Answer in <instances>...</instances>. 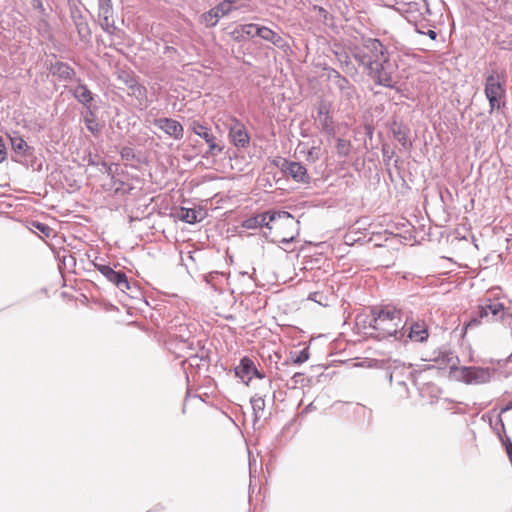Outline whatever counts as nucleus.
<instances>
[{"label": "nucleus", "instance_id": "nucleus-4", "mask_svg": "<svg viewBox=\"0 0 512 512\" xmlns=\"http://www.w3.org/2000/svg\"><path fill=\"white\" fill-rule=\"evenodd\" d=\"M398 63L388 53L365 72L378 86L395 89L398 83Z\"/></svg>", "mask_w": 512, "mask_h": 512}, {"label": "nucleus", "instance_id": "nucleus-24", "mask_svg": "<svg viewBox=\"0 0 512 512\" xmlns=\"http://www.w3.org/2000/svg\"><path fill=\"white\" fill-rule=\"evenodd\" d=\"M335 57L339 62L341 68L346 74L353 75L357 73V68L351 61V53L345 50L334 51Z\"/></svg>", "mask_w": 512, "mask_h": 512}, {"label": "nucleus", "instance_id": "nucleus-21", "mask_svg": "<svg viewBox=\"0 0 512 512\" xmlns=\"http://www.w3.org/2000/svg\"><path fill=\"white\" fill-rule=\"evenodd\" d=\"M457 357L454 356L453 352L448 349H439L432 352V354L425 358V361H433L438 364L439 368L450 366L453 368L456 364L454 360Z\"/></svg>", "mask_w": 512, "mask_h": 512}, {"label": "nucleus", "instance_id": "nucleus-33", "mask_svg": "<svg viewBox=\"0 0 512 512\" xmlns=\"http://www.w3.org/2000/svg\"><path fill=\"white\" fill-rule=\"evenodd\" d=\"M490 427L492 428L493 432L497 435V438L499 439L500 442L501 438L504 439L505 437H508L506 435L505 425L501 415H498L497 419L494 422L490 420Z\"/></svg>", "mask_w": 512, "mask_h": 512}, {"label": "nucleus", "instance_id": "nucleus-50", "mask_svg": "<svg viewBox=\"0 0 512 512\" xmlns=\"http://www.w3.org/2000/svg\"><path fill=\"white\" fill-rule=\"evenodd\" d=\"M6 157H7L6 148L3 143L2 137L0 136V163L4 162L6 160Z\"/></svg>", "mask_w": 512, "mask_h": 512}, {"label": "nucleus", "instance_id": "nucleus-32", "mask_svg": "<svg viewBox=\"0 0 512 512\" xmlns=\"http://www.w3.org/2000/svg\"><path fill=\"white\" fill-rule=\"evenodd\" d=\"M264 397H265L264 395L255 394L250 400L255 418L261 417V413L264 412V409H265Z\"/></svg>", "mask_w": 512, "mask_h": 512}, {"label": "nucleus", "instance_id": "nucleus-25", "mask_svg": "<svg viewBox=\"0 0 512 512\" xmlns=\"http://www.w3.org/2000/svg\"><path fill=\"white\" fill-rule=\"evenodd\" d=\"M73 21L80 39L88 41L91 36V31L87 21L80 13L77 15L73 14Z\"/></svg>", "mask_w": 512, "mask_h": 512}, {"label": "nucleus", "instance_id": "nucleus-45", "mask_svg": "<svg viewBox=\"0 0 512 512\" xmlns=\"http://www.w3.org/2000/svg\"><path fill=\"white\" fill-rule=\"evenodd\" d=\"M120 155L122 159L131 161L135 159V152L134 149L128 146H125L121 149Z\"/></svg>", "mask_w": 512, "mask_h": 512}, {"label": "nucleus", "instance_id": "nucleus-28", "mask_svg": "<svg viewBox=\"0 0 512 512\" xmlns=\"http://www.w3.org/2000/svg\"><path fill=\"white\" fill-rule=\"evenodd\" d=\"M12 149L15 153L20 154L22 156H26L29 154V151L32 148L27 144V142L21 136H13L10 137Z\"/></svg>", "mask_w": 512, "mask_h": 512}, {"label": "nucleus", "instance_id": "nucleus-31", "mask_svg": "<svg viewBox=\"0 0 512 512\" xmlns=\"http://www.w3.org/2000/svg\"><path fill=\"white\" fill-rule=\"evenodd\" d=\"M84 123L88 131H90L93 134H98L100 132V126L97 122L95 113L88 109L87 115L84 118Z\"/></svg>", "mask_w": 512, "mask_h": 512}, {"label": "nucleus", "instance_id": "nucleus-30", "mask_svg": "<svg viewBox=\"0 0 512 512\" xmlns=\"http://www.w3.org/2000/svg\"><path fill=\"white\" fill-rule=\"evenodd\" d=\"M310 357L309 348L306 347L300 351H291L289 354V358L285 361L284 364H287L288 361H291L293 364L301 365L306 362Z\"/></svg>", "mask_w": 512, "mask_h": 512}, {"label": "nucleus", "instance_id": "nucleus-39", "mask_svg": "<svg viewBox=\"0 0 512 512\" xmlns=\"http://www.w3.org/2000/svg\"><path fill=\"white\" fill-rule=\"evenodd\" d=\"M205 361V359L203 357H200L198 355H191L189 358H187L186 360H184L182 362V365H183V368L186 369V365L190 366V367H197L199 368L201 365H202V362Z\"/></svg>", "mask_w": 512, "mask_h": 512}, {"label": "nucleus", "instance_id": "nucleus-26", "mask_svg": "<svg viewBox=\"0 0 512 512\" xmlns=\"http://www.w3.org/2000/svg\"><path fill=\"white\" fill-rule=\"evenodd\" d=\"M334 85L340 91L344 99L350 100L354 97L356 92L355 86L351 84L345 76L338 79Z\"/></svg>", "mask_w": 512, "mask_h": 512}, {"label": "nucleus", "instance_id": "nucleus-14", "mask_svg": "<svg viewBox=\"0 0 512 512\" xmlns=\"http://www.w3.org/2000/svg\"><path fill=\"white\" fill-rule=\"evenodd\" d=\"M235 375L243 382L248 383L253 376L263 379L264 375L258 371L254 362L249 357H243L238 366L235 367Z\"/></svg>", "mask_w": 512, "mask_h": 512}, {"label": "nucleus", "instance_id": "nucleus-19", "mask_svg": "<svg viewBox=\"0 0 512 512\" xmlns=\"http://www.w3.org/2000/svg\"><path fill=\"white\" fill-rule=\"evenodd\" d=\"M257 33L258 37L272 43L274 46L283 50L284 52H286L289 49L288 42L282 36H280L275 31L271 30L270 28L260 25V28L258 29Z\"/></svg>", "mask_w": 512, "mask_h": 512}, {"label": "nucleus", "instance_id": "nucleus-15", "mask_svg": "<svg viewBox=\"0 0 512 512\" xmlns=\"http://www.w3.org/2000/svg\"><path fill=\"white\" fill-rule=\"evenodd\" d=\"M229 136L238 148H245L249 145L250 137L244 124L236 119H233V123L229 127Z\"/></svg>", "mask_w": 512, "mask_h": 512}, {"label": "nucleus", "instance_id": "nucleus-5", "mask_svg": "<svg viewBox=\"0 0 512 512\" xmlns=\"http://www.w3.org/2000/svg\"><path fill=\"white\" fill-rule=\"evenodd\" d=\"M504 309V304L498 300H492L490 298L483 299L479 304L475 315L465 323L464 329L467 330L469 328L477 327L482 320H485L486 322L497 321Z\"/></svg>", "mask_w": 512, "mask_h": 512}, {"label": "nucleus", "instance_id": "nucleus-57", "mask_svg": "<svg viewBox=\"0 0 512 512\" xmlns=\"http://www.w3.org/2000/svg\"><path fill=\"white\" fill-rule=\"evenodd\" d=\"M255 465V460L252 462L251 460L249 461V469H250V474L252 473L253 471V466Z\"/></svg>", "mask_w": 512, "mask_h": 512}, {"label": "nucleus", "instance_id": "nucleus-42", "mask_svg": "<svg viewBox=\"0 0 512 512\" xmlns=\"http://www.w3.org/2000/svg\"><path fill=\"white\" fill-rule=\"evenodd\" d=\"M123 293H126L128 296L132 298H139L141 296V291L138 288L137 284L129 281V288L125 290H120Z\"/></svg>", "mask_w": 512, "mask_h": 512}, {"label": "nucleus", "instance_id": "nucleus-16", "mask_svg": "<svg viewBox=\"0 0 512 512\" xmlns=\"http://www.w3.org/2000/svg\"><path fill=\"white\" fill-rule=\"evenodd\" d=\"M389 129L403 149H410L412 147V142L409 139L410 128L406 124L402 121H398L397 119H393Z\"/></svg>", "mask_w": 512, "mask_h": 512}, {"label": "nucleus", "instance_id": "nucleus-51", "mask_svg": "<svg viewBox=\"0 0 512 512\" xmlns=\"http://www.w3.org/2000/svg\"><path fill=\"white\" fill-rule=\"evenodd\" d=\"M382 6L395 10L397 0H378Z\"/></svg>", "mask_w": 512, "mask_h": 512}, {"label": "nucleus", "instance_id": "nucleus-7", "mask_svg": "<svg viewBox=\"0 0 512 512\" xmlns=\"http://www.w3.org/2000/svg\"><path fill=\"white\" fill-rule=\"evenodd\" d=\"M235 0H223L200 16V22L207 28L215 27L218 21L238 9Z\"/></svg>", "mask_w": 512, "mask_h": 512}, {"label": "nucleus", "instance_id": "nucleus-44", "mask_svg": "<svg viewBox=\"0 0 512 512\" xmlns=\"http://www.w3.org/2000/svg\"><path fill=\"white\" fill-rule=\"evenodd\" d=\"M325 70L327 71V78L333 84H335L338 81V79H340L343 76L339 71L332 67L325 68Z\"/></svg>", "mask_w": 512, "mask_h": 512}, {"label": "nucleus", "instance_id": "nucleus-27", "mask_svg": "<svg viewBox=\"0 0 512 512\" xmlns=\"http://www.w3.org/2000/svg\"><path fill=\"white\" fill-rule=\"evenodd\" d=\"M199 214L200 212L196 209L181 207L177 213V217L183 222L194 224L201 220V218H199Z\"/></svg>", "mask_w": 512, "mask_h": 512}, {"label": "nucleus", "instance_id": "nucleus-60", "mask_svg": "<svg viewBox=\"0 0 512 512\" xmlns=\"http://www.w3.org/2000/svg\"><path fill=\"white\" fill-rule=\"evenodd\" d=\"M301 375H302V374H300V373H295V374H294V376H293V378H294V379H296L297 377H300Z\"/></svg>", "mask_w": 512, "mask_h": 512}, {"label": "nucleus", "instance_id": "nucleus-58", "mask_svg": "<svg viewBox=\"0 0 512 512\" xmlns=\"http://www.w3.org/2000/svg\"><path fill=\"white\" fill-rule=\"evenodd\" d=\"M317 294H318V293H311V294L309 295V299H311V300H313V301H317V300H316V296H317Z\"/></svg>", "mask_w": 512, "mask_h": 512}, {"label": "nucleus", "instance_id": "nucleus-56", "mask_svg": "<svg viewBox=\"0 0 512 512\" xmlns=\"http://www.w3.org/2000/svg\"><path fill=\"white\" fill-rule=\"evenodd\" d=\"M327 14H328L327 10H325V9H324V8H322V7H320V8H319V15H320V16H323L324 18H326V17H327Z\"/></svg>", "mask_w": 512, "mask_h": 512}, {"label": "nucleus", "instance_id": "nucleus-62", "mask_svg": "<svg viewBox=\"0 0 512 512\" xmlns=\"http://www.w3.org/2000/svg\"><path fill=\"white\" fill-rule=\"evenodd\" d=\"M431 367V365H426L424 369H430Z\"/></svg>", "mask_w": 512, "mask_h": 512}, {"label": "nucleus", "instance_id": "nucleus-61", "mask_svg": "<svg viewBox=\"0 0 512 512\" xmlns=\"http://www.w3.org/2000/svg\"><path fill=\"white\" fill-rule=\"evenodd\" d=\"M399 162H400V160H399V159H396V160H395V164H394V165H395V167H398Z\"/></svg>", "mask_w": 512, "mask_h": 512}, {"label": "nucleus", "instance_id": "nucleus-59", "mask_svg": "<svg viewBox=\"0 0 512 512\" xmlns=\"http://www.w3.org/2000/svg\"><path fill=\"white\" fill-rule=\"evenodd\" d=\"M367 135H368L369 137H371V136H372V129H371V128H368Z\"/></svg>", "mask_w": 512, "mask_h": 512}, {"label": "nucleus", "instance_id": "nucleus-10", "mask_svg": "<svg viewBox=\"0 0 512 512\" xmlns=\"http://www.w3.org/2000/svg\"><path fill=\"white\" fill-rule=\"evenodd\" d=\"M153 125L175 140H181L184 135L182 124L172 118L162 117L153 120Z\"/></svg>", "mask_w": 512, "mask_h": 512}, {"label": "nucleus", "instance_id": "nucleus-34", "mask_svg": "<svg viewBox=\"0 0 512 512\" xmlns=\"http://www.w3.org/2000/svg\"><path fill=\"white\" fill-rule=\"evenodd\" d=\"M351 142L349 140L338 138L336 143L337 154L340 157H347L351 152Z\"/></svg>", "mask_w": 512, "mask_h": 512}, {"label": "nucleus", "instance_id": "nucleus-36", "mask_svg": "<svg viewBox=\"0 0 512 512\" xmlns=\"http://www.w3.org/2000/svg\"><path fill=\"white\" fill-rule=\"evenodd\" d=\"M319 123L322 131L326 133L328 136H333L335 134V128L331 116H325L319 119Z\"/></svg>", "mask_w": 512, "mask_h": 512}, {"label": "nucleus", "instance_id": "nucleus-40", "mask_svg": "<svg viewBox=\"0 0 512 512\" xmlns=\"http://www.w3.org/2000/svg\"><path fill=\"white\" fill-rule=\"evenodd\" d=\"M425 24H415V30L417 33L422 35H427L431 40H436L437 38V32L433 29H427L425 30Z\"/></svg>", "mask_w": 512, "mask_h": 512}, {"label": "nucleus", "instance_id": "nucleus-2", "mask_svg": "<svg viewBox=\"0 0 512 512\" xmlns=\"http://www.w3.org/2000/svg\"><path fill=\"white\" fill-rule=\"evenodd\" d=\"M350 53L358 65L366 71L390 52L379 39L369 37L362 38L359 44L350 46Z\"/></svg>", "mask_w": 512, "mask_h": 512}, {"label": "nucleus", "instance_id": "nucleus-1", "mask_svg": "<svg viewBox=\"0 0 512 512\" xmlns=\"http://www.w3.org/2000/svg\"><path fill=\"white\" fill-rule=\"evenodd\" d=\"M356 323L365 330V334L377 340L394 337L406 343L405 331L407 323L401 325L400 311L395 308L372 309L370 315L358 316Z\"/></svg>", "mask_w": 512, "mask_h": 512}, {"label": "nucleus", "instance_id": "nucleus-35", "mask_svg": "<svg viewBox=\"0 0 512 512\" xmlns=\"http://www.w3.org/2000/svg\"><path fill=\"white\" fill-rule=\"evenodd\" d=\"M98 18L113 17L112 1L98 2Z\"/></svg>", "mask_w": 512, "mask_h": 512}, {"label": "nucleus", "instance_id": "nucleus-55", "mask_svg": "<svg viewBox=\"0 0 512 512\" xmlns=\"http://www.w3.org/2000/svg\"><path fill=\"white\" fill-rule=\"evenodd\" d=\"M294 239H295V236L284 237V238H282V239H281L280 243H282V244H285V245H286V244H289V243H291L292 241H294Z\"/></svg>", "mask_w": 512, "mask_h": 512}, {"label": "nucleus", "instance_id": "nucleus-12", "mask_svg": "<svg viewBox=\"0 0 512 512\" xmlns=\"http://www.w3.org/2000/svg\"><path fill=\"white\" fill-rule=\"evenodd\" d=\"M118 78L129 89V95L135 97L139 101H142V100L146 99V97H147V89H146V87L144 85L140 84L137 81V79H136L134 74H132L130 72L122 71L118 75Z\"/></svg>", "mask_w": 512, "mask_h": 512}, {"label": "nucleus", "instance_id": "nucleus-38", "mask_svg": "<svg viewBox=\"0 0 512 512\" xmlns=\"http://www.w3.org/2000/svg\"><path fill=\"white\" fill-rule=\"evenodd\" d=\"M383 161L386 166L390 164L391 159L395 155V151L387 143H383L381 147Z\"/></svg>", "mask_w": 512, "mask_h": 512}, {"label": "nucleus", "instance_id": "nucleus-47", "mask_svg": "<svg viewBox=\"0 0 512 512\" xmlns=\"http://www.w3.org/2000/svg\"><path fill=\"white\" fill-rule=\"evenodd\" d=\"M33 226L36 229H38L41 233H43L45 236H50L51 228L48 225L41 222H34Z\"/></svg>", "mask_w": 512, "mask_h": 512}, {"label": "nucleus", "instance_id": "nucleus-8", "mask_svg": "<svg viewBox=\"0 0 512 512\" xmlns=\"http://www.w3.org/2000/svg\"><path fill=\"white\" fill-rule=\"evenodd\" d=\"M190 129L195 135L202 138L208 145V151L206 152L205 157L216 156L223 151L224 146L218 143L216 136L211 131V128H209L206 124L194 120L190 124Z\"/></svg>", "mask_w": 512, "mask_h": 512}, {"label": "nucleus", "instance_id": "nucleus-49", "mask_svg": "<svg viewBox=\"0 0 512 512\" xmlns=\"http://www.w3.org/2000/svg\"><path fill=\"white\" fill-rule=\"evenodd\" d=\"M325 116H330L329 115V108L326 104L322 103L319 107H318V118L321 119Z\"/></svg>", "mask_w": 512, "mask_h": 512}, {"label": "nucleus", "instance_id": "nucleus-29", "mask_svg": "<svg viewBox=\"0 0 512 512\" xmlns=\"http://www.w3.org/2000/svg\"><path fill=\"white\" fill-rule=\"evenodd\" d=\"M270 222L285 220L291 225H298L299 221H295L294 217L287 211L268 210Z\"/></svg>", "mask_w": 512, "mask_h": 512}, {"label": "nucleus", "instance_id": "nucleus-37", "mask_svg": "<svg viewBox=\"0 0 512 512\" xmlns=\"http://www.w3.org/2000/svg\"><path fill=\"white\" fill-rule=\"evenodd\" d=\"M99 24L101 28L108 34H113L116 29L113 17L99 18Z\"/></svg>", "mask_w": 512, "mask_h": 512}, {"label": "nucleus", "instance_id": "nucleus-48", "mask_svg": "<svg viewBox=\"0 0 512 512\" xmlns=\"http://www.w3.org/2000/svg\"><path fill=\"white\" fill-rule=\"evenodd\" d=\"M33 8L39 11L42 15H46V9L43 5L42 0H30Z\"/></svg>", "mask_w": 512, "mask_h": 512}, {"label": "nucleus", "instance_id": "nucleus-9", "mask_svg": "<svg viewBox=\"0 0 512 512\" xmlns=\"http://www.w3.org/2000/svg\"><path fill=\"white\" fill-rule=\"evenodd\" d=\"M93 266L99 271L110 283L114 284L119 290L129 288V280L123 271H116L108 264L93 262Z\"/></svg>", "mask_w": 512, "mask_h": 512}, {"label": "nucleus", "instance_id": "nucleus-17", "mask_svg": "<svg viewBox=\"0 0 512 512\" xmlns=\"http://www.w3.org/2000/svg\"><path fill=\"white\" fill-rule=\"evenodd\" d=\"M285 171L283 172L285 175L290 176L295 182L302 184H309L311 181V177L308 174L306 167L300 163L295 161H289L288 165L285 166Z\"/></svg>", "mask_w": 512, "mask_h": 512}, {"label": "nucleus", "instance_id": "nucleus-41", "mask_svg": "<svg viewBox=\"0 0 512 512\" xmlns=\"http://www.w3.org/2000/svg\"><path fill=\"white\" fill-rule=\"evenodd\" d=\"M497 321L501 322L505 327L509 328L512 333V313L504 309Z\"/></svg>", "mask_w": 512, "mask_h": 512}, {"label": "nucleus", "instance_id": "nucleus-3", "mask_svg": "<svg viewBox=\"0 0 512 512\" xmlns=\"http://www.w3.org/2000/svg\"><path fill=\"white\" fill-rule=\"evenodd\" d=\"M484 94L489 103V113L500 110L506 105V74L498 69L486 72L484 80Z\"/></svg>", "mask_w": 512, "mask_h": 512}, {"label": "nucleus", "instance_id": "nucleus-13", "mask_svg": "<svg viewBox=\"0 0 512 512\" xmlns=\"http://www.w3.org/2000/svg\"><path fill=\"white\" fill-rule=\"evenodd\" d=\"M402 14L409 22H416V20L423 16L425 12L429 13V7L426 0H412L397 11Z\"/></svg>", "mask_w": 512, "mask_h": 512}, {"label": "nucleus", "instance_id": "nucleus-6", "mask_svg": "<svg viewBox=\"0 0 512 512\" xmlns=\"http://www.w3.org/2000/svg\"><path fill=\"white\" fill-rule=\"evenodd\" d=\"M495 369L481 366H461L456 368V377L467 385H483L491 381Z\"/></svg>", "mask_w": 512, "mask_h": 512}, {"label": "nucleus", "instance_id": "nucleus-53", "mask_svg": "<svg viewBox=\"0 0 512 512\" xmlns=\"http://www.w3.org/2000/svg\"><path fill=\"white\" fill-rule=\"evenodd\" d=\"M95 158H96L95 156H92L91 154H89L88 159H87L88 165H90V166H98L100 163L98 161H96Z\"/></svg>", "mask_w": 512, "mask_h": 512}, {"label": "nucleus", "instance_id": "nucleus-11", "mask_svg": "<svg viewBox=\"0 0 512 512\" xmlns=\"http://www.w3.org/2000/svg\"><path fill=\"white\" fill-rule=\"evenodd\" d=\"M406 327L404 328L406 342L408 340L412 342L423 343L427 341L429 337L428 327L424 321H406Z\"/></svg>", "mask_w": 512, "mask_h": 512}, {"label": "nucleus", "instance_id": "nucleus-18", "mask_svg": "<svg viewBox=\"0 0 512 512\" xmlns=\"http://www.w3.org/2000/svg\"><path fill=\"white\" fill-rule=\"evenodd\" d=\"M49 72L59 81H72L76 77V71L68 63L56 61L49 66Z\"/></svg>", "mask_w": 512, "mask_h": 512}, {"label": "nucleus", "instance_id": "nucleus-52", "mask_svg": "<svg viewBox=\"0 0 512 512\" xmlns=\"http://www.w3.org/2000/svg\"><path fill=\"white\" fill-rule=\"evenodd\" d=\"M164 54H166V55H168V56L172 57V56H174V55L178 54V51H177V49H176V48H174V47H172V46H165V48H164Z\"/></svg>", "mask_w": 512, "mask_h": 512}, {"label": "nucleus", "instance_id": "nucleus-54", "mask_svg": "<svg viewBox=\"0 0 512 512\" xmlns=\"http://www.w3.org/2000/svg\"><path fill=\"white\" fill-rule=\"evenodd\" d=\"M510 410H512V400H511V401H509V402L506 404V406H504L503 408H501L499 415H502L503 413H505V412H507V411H510Z\"/></svg>", "mask_w": 512, "mask_h": 512}, {"label": "nucleus", "instance_id": "nucleus-22", "mask_svg": "<svg viewBox=\"0 0 512 512\" xmlns=\"http://www.w3.org/2000/svg\"><path fill=\"white\" fill-rule=\"evenodd\" d=\"M73 97L82 105L90 109L94 101V94L88 89L87 85L78 80V85L69 89Z\"/></svg>", "mask_w": 512, "mask_h": 512}, {"label": "nucleus", "instance_id": "nucleus-46", "mask_svg": "<svg viewBox=\"0 0 512 512\" xmlns=\"http://www.w3.org/2000/svg\"><path fill=\"white\" fill-rule=\"evenodd\" d=\"M290 160L286 159V158H283V157H275L273 160H272V164L274 166H276L277 168H279L282 172L285 171V166L288 165Z\"/></svg>", "mask_w": 512, "mask_h": 512}, {"label": "nucleus", "instance_id": "nucleus-20", "mask_svg": "<svg viewBox=\"0 0 512 512\" xmlns=\"http://www.w3.org/2000/svg\"><path fill=\"white\" fill-rule=\"evenodd\" d=\"M259 28L260 25L254 23L240 24L229 35L235 42H242L247 38L258 36L257 31Z\"/></svg>", "mask_w": 512, "mask_h": 512}, {"label": "nucleus", "instance_id": "nucleus-43", "mask_svg": "<svg viewBox=\"0 0 512 512\" xmlns=\"http://www.w3.org/2000/svg\"><path fill=\"white\" fill-rule=\"evenodd\" d=\"M501 444L506 451L509 461L512 465V440L510 437L501 438Z\"/></svg>", "mask_w": 512, "mask_h": 512}, {"label": "nucleus", "instance_id": "nucleus-23", "mask_svg": "<svg viewBox=\"0 0 512 512\" xmlns=\"http://www.w3.org/2000/svg\"><path fill=\"white\" fill-rule=\"evenodd\" d=\"M268 211L249 217L242 222V227L246 229H257L266 227L271 229Z\"/></svg>", "mask_w": 512, "mask_h": 512}]
</instances>
